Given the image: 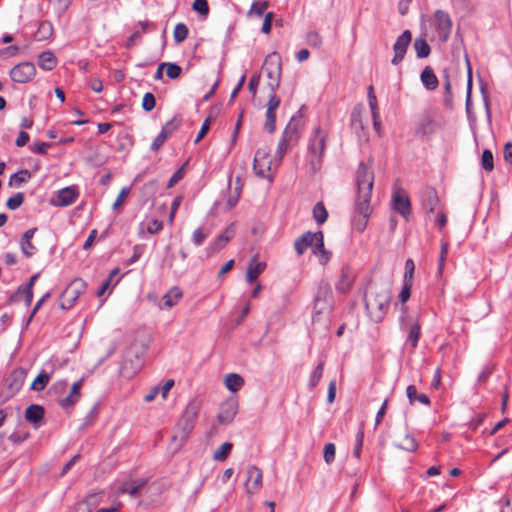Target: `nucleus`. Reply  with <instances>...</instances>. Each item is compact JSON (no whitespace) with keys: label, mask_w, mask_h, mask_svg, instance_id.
<instances>
[{"label":"nucleus","mask_w":512,"mask_h":512,"mask_svg":"<svg viewBox=\"0 0 512 512\" xmlns=\"http://www.w3.org/2000/svg\"><path fill=\"white\" fill-rule=\"evenodd\" d=\"M374 183V171L372 166L360 162L356 172L357 197L355 201V211L363 216L365 222L358 228L362 231L366 225V220L372 213L370 205L372 189Z\"/></svg>","instance_id":"1"},{"label":"nucleus","mask_w":512,"mask_h":512,"mask_svg":"<svg viewBox=\"0 0 512 512\" xmlns=\"http://www.w3.org/2000/svg\"><path fill=\"white\" fill-rule=\"evenodd\" d=\"M392 293L388 285H379L371 288L365 297V307L370 319L376 323L381 322L387 314Z\"/></svg>","instance_id":"2"},{"label":"nucleus","mask_w":512,"mask_h":512,"mask_svg":"<svg viewBox=\"0 0 512 512\" xmlns=\"http://www.w3.org/2000/svg\"><path fill=\"white\" fill-rule=\"evenodd\" d=\"M334 305L333 294L330 284L321 280L314 296L313 319L319 320L321 315H328Z\"/></svg>","instance_id":"3"},{"label":"nucleus","mask_w":512,"mask_h":512,"mask_svg":"<svg viewBox=\"0 0 512 512\" xmlns=\"http://www.w3.org/2000/svg\"><path fill=\"white\" fill-rule=\"evenodd\" d=\"M262 70L266 73L269 81L267 83L271 91L279 88L282 72L281 56L277 52L268 54L265 58Z\"/></svg>","instance_id":"4"},{"label":"nucleus","mask_w":512,"mask_h":512,"mask_svg":"<svg viewBox=\"0 0 512 512\" xmlns=\"http://www.w3.org/2000/svg\"><path fill=\"white\" fill-rule=\"evenodd\" d=\"M327 133L317 127L314 130L313 137L309 143V152L311 154L310 165L314 171L319 169L322 162V157L324 154L325 146H326Z\"/></svg>","instance_id":"5"},{"label":"nucleus","mask_w":512,"mask_h":512,"mask_svg":"<svg viewBox=\"0 0 512 512\" xmlns=\"http://www.w3.org/2000/svg\"><path fill=\"white\" fill-rule=\"evenodd\" d=\"M87 288V284L81 278L74 279L63 291L60 297V307L63 310L70 309Z\"/></svg>","instance_id":"6"},{"label":"nucleus","mask_w":512,"mask_h":512,"mask_svg":"<svg viewBox=\"0 0 512 512\" xmlns=\"http://www.w3.org/2000/svg\"><path fill=\"white\" fill-rule=\"evenodd\" d=\"M195 413L186 412L176 424L174 434L172 436V442L176 444V447H180L184 441L187 440L190 433L194 429Z\"/></svg>","instance_id":"7"},{"label":"nucleus","mask_w":512,"mask_h":512,"mask_svg":"<svg viewBox=\"0 0 512 512\" xmlns=\"http://www.w3.org/2000/svg\"><path fill=\"white\" fill-rule=\"evenodd\" d=\"M272 163L269 157V149H257L253 160V170L258 177L271 179L267 172L271 170Z\"/></svg>","instance_id":"8"},{"label":"nucleus","mask_w":512,"mask_h":512,"mask_svg":"<svg viewBox=\"0 0 512 512\" xmlns=\"http://www.w3.org/2000/svg\"><path fill=\"white\" fill-rule=\"evenodd\" d=\"M391 205L395 212L408 219L411 214V202L408 193L404 189L397 188L394 190Z\"/></svg>","instance_id":"9"},{"label":"nucleus","mask_w":512,"mask_h":512,"mask_svg":"<svg viewBox=\"0 0 512 512\" xmlns=\"http://www.w3.org/2000/svg\"><path fill=\"white\" fill-rule=\"evenodd\" d=\"M312 245H314L315 248H323L322 231L315 233L308 231L296 239L294 243V247L298 255H302L307 250V248Z\"/></svg>","instance_id":"10"},{"label":"nucleus","mask_w":512,"mask_h":512,"mask_svg":"<svg viewBox=\"0 0 512 512\" xmlns=\"http://www.w3.org/2000/svg\"><path fill=\"white\" fill-rule=\"evenodd\" d=\"M296 117L293 116L289 123L286 125L283 134L278 142L277 150L275 152L276 164H279L288 149V143L293 138L298 130V125L295 123Z\"/></svg>","instance_id":"11"},{"label":"nucleus","mask_w":512,"mask_h":512,"mask_svg":"<svg viewBox=\"0 0 512 512\" xmlns=\"http://www.w3.org/2000/svg\"><path fill=\"white\" fill-rule=\"evenodd\" d=\"M239 403L235 396L228 397L219 408L218 421L223 425L230 424L238 413Z\"/></svg>","instance_id":"12"},{"label":"nucleus","mask_w":512,"mask_h":512,"mask_svg":"<svg viewBox=\"0 0 512 512\" xmlns=\"http://www.w3.org/2000/svg\"><path fill=\"white\" fill-rule=\"evenodd\" d=\"M421 206L429 216L440 210V200L437 191L432 187H424L420 192Z\"/></svg>","instance_id":"13"},{"label":"nucleus","mask_w":512,"mask_h":512,"mask_svg":"<svg viewBox=\"0 0 512 512\" xmlns=\"http://www.w3.org/2000/svg\"><path fill=\"white\" fill-rule=\"evenodd\" d=\"M355 279V271L348 265L343 266L335 282V290L341 294H348L354 285Z\"/></svg>","instance_id":"14"},{"label":"nucleus","mask_w":512,"mask_h":512,"mask_svg":"<svg viewBox=\"0 0 512 512\" xmlns=\"http://www.w3.org/2000/svg\"><path fill=\"white\" fill-rule=\"evenodd\" d=\"M36 74V69L31 62H22L15 65L10 70V77L12 81L17 83H27L33 79Z\"/></svg>","instance_id":"15"},{"label":"nucleus","mask_w":512,"mask_h":512,"mask_svg":"<svg viewBox=\"0 0 512 512\" xmlns=\"http://www.w3.org/2000/svg\"><path fill=\"white\" fill-rule=\"evenodd\" d=\"M435 30L440 40L446 42L452 30V20L449 14L443 10H437L434 14Z\"/></svg>","instance_id":"16"},{"label":"nucleus","mask_w":512,"mask_h":512,"mask_svg":"<svg viewBox=\"0 0 512 512\" xmlns=\"http://www.w3.org/2000/svg\"><path fill=\"white\" fill-rule=\"evenodd\" d=\"M412 34L409 30H405L398 38L393 45L394 57L391 60L393 65H398L404 59V56L407 52V49L411 43Z\"/></svg>","instance_id":"17"},{"label":"nucleus","mask_w":512,"mask_h":512,"mask_svg":"<svg viewBox=\"0 0 512 512\" xmlns=\"http://www.w3.org/2000/svg\"><path fill=\"white\" fill-rule=\"evenodd\" d=\"M39 274H34L30 277L27 284L19 286L17 290L9 297L10 303H16L20 301V298L24 297L26 306H29L33 300V286L38 279Z\"/></svg>","instance_id":"18"},{"label":"nucleus","mask_w":512,"mask_h":512,"mask_svg":"<svg viewBox=\"0 0 512 512\" xmlns=\"http://www.w3.org/2000/svg\"><path fill=\"white\" fill-rule=\"evenodd\" d=\"M400 326L402 330H406L408 333L407 342L410 343L412 348H416L421 335L420 324L412 318L401 317Z\"/></svg>","instance_id":"19"},{"label":"nucleus","mask_w":512,"mask_h":512,"mask_svg":"<svg viewBox=\"0 0 512 512\" xmlns=\"http://www.w3.org/2000/svg\"><path fill=\"white\" fill-rule=\"evenodd\" d=\"M245 488L247 493L254 494L262 486V471L256 466L248 467L246 471Z\"/></svg>","instance_id":"20"},{"label":"nucleus","mask_w":512,"mask_h":512,"mask_svg":"<svg viewBox=\"0 0 512 512\" xmlns=\"http://www.w3.org/2000/svg\"><path fill=\"white\" fill-rule=\"evenodd\" d=\"M435 132V120L430 112H424L417 123L416 135L425 136Z\"/></svg>","instance_id":"21"},{"label":"nucleus","mask_w":512,"mask_h":512,"mask_svg":"<svg viewBox=\"0 0 512 512\" xmlns=\"http://www.w3.org/2000/svg\"><path fill=\"white\" fill-rule=\"evenodd\" d=\"M235 235L234 224L229 225L214 241V243L208 248L212 252L222 249Z\"/></svg>","instance_id":"22"},{"label":"nucleus","mask_w":512,"mask_h":512,"mask_svg":"<svg viewBox=\"0 0 512 512\" xmlns=\"http://www.w3.org/2000/svg\"><path fill=\"white\" fill-rule=\"evenodd\" d=\"M78 194L72 187H66L61 189L57 194L56 206L66 207L73 204Z\"/></svg>","instance_id":"23"},{"label":"nucleus","mask_w":512,"mask_h":512,"mask_svg":"<svg viewBox=\"0 0 512 512\" xmlns=\"http://www.w3.org/2000/svg\"><path fill=\"white\" fill-rule=\"evenodd\" d=\"M36 230V228L28 229L21 238V250L27 258L31 257L36 251L35 246L31 243V239L33 238Z\"/></svg>","instance_id":"24"},{"label":"nucleus","mask_w":512,"mask_h":512,"mask_svg":"<svg viewBox=\"0 0 512 512\" xmlns=\"http://www.w3.org/2000/svg\"><path fill=\"white\" fill-rule=\"evenodd\" d=\"M420 80L423 84V86L427 90H435L438 87V78L435 75L433 69L430 66H427L424 68L420 75Z\"/></svg>","instance_id":"25"},{"label":"nucleus","mask_w":512,"mask_h":512,"mask_svg":"<svg viewBox=\"0 0 512 512\" xmlns=\"http://www.w3.org/2000/svg\"><path fill=\"white\" fill-rule=\"evenodd\" d=\"M256 258V256L253 257L246 272V281L250 284H252L266 268V264L264 262H257Z\"/></svg>","instance_id":"26"},{"label":"nucleus","mask_w":512,"mask_h":512,"mask_svg":"<svg viewBox=\"0 0 512 512\" xmlns=\"http://www.w3.org/2000/svg\"><path fill=\"white\" fill-rule=\"evenodd\" d=\"M26 374V370L21 368L12 372L11 381L8 386V389L12 391V394H16L22 388Z\"/></svg>","instance_id":"27"},{"label":"nucleus","mask_w":512,"mask_h":512,"mask_svg":"<svg viewBox=\"0 0 512 512\" xmlns=\"http://www.w3.org/2000/svg\"><path fill=\"white\" fill-rule=\"evenodd\" d=\"M350 126L356 133H359L360 131L364 130L365 126L362 120L361 104H358L353 108L350 117Z\"/></svg>","instance_id":"28"},{"label":"nucleus","mask_w":512,"mask_h":512,"mask_svg":"<svg viewBox=\"0 0 512 512\" xmlns=\"http://www.w3.org/2000/svg\"><path fill=\"white\" fill-rule=\"evenodd\" d=\"M44 416V408L37 404H31L25 411V418L28 422L37 424Z\"/></svg>","instance_id":"29"},{"label":"nucleus","mask_w":512,"mask_h":512,"mask_svg":"<svg viewBox=\"0 0 512 512\" xmlns=\"http://www.w3.org/2000/svg\"><path fill=\"white\" fill-rule=\"evenodd\" d=\"M57 64V59L51 51H44L39 55L38 65L41 69L50 71Z\"/></svg>","instance_id":"30"},{"label":"nucleus","mask_w":512,"mask_h":512,"mask_svg":"<svg viewBox=\"0 0 512 512\" xmlns=\"http://www.w3.org/2000/svg\"><path fill=\"white\" fill-rule=\"evenodd\" d=\"M244 385V379L236 373H230L225 377V386L231 392H237Z\"/></svg>","instance_id":"31"},{"label":"nucleus","mask_w":512,"mask_h":512,"mask_svg":"<svg viewBox=\"0 0 512 512\" xmlns=\"http://www.w3.org/2000/svg\"><path fill=\"white\" fill-rule=\"evenodd\" d=\"M182 298V291L178 287L171 288L164 296V305L167 308L173 307Z\"/></svg>","instance_id":"32"},{"label":"nucleus","mask_w":512,"mask_h":512,"mask_svg":"<svg viewBox=\"0 0 512 512\" xmlns=\"http://www.w3.org/2000/svg\"><path fill=\"white\" fill-rule=\"evenodd\" d=\"M406 392H407V397H408L410 403H414L415 401H418L424 405L430 404V400H429L428 396L425 394H419L414 385H409L406 389Z\"/></svg>","instance_id":"33"},{"label":"nucleus","mask_w":512,"mask_h":512,"mask_svg":"<svg viewBox=\"0 0 512 512\" xmlns=\"http://www.w3.org/2000/svg\"><path fill=\"white\" fill-rule=\"evenodd\" d=\"M418 58H426L430 54V46L424 38H416L413 44Z\"/></svg>","instance_id":"34"},{"label":"nucleus","mask_w":512,"mask_h":512,"mask_svg":"<svg viewBox=\"0 0 512 512\" xmlns=\"http://www.w3.org/2000/svg\"><path fill=\"white\" fill-rule=\"evenodd\" d=\"M146 484V480L140 479L133 484L125 483L120 488L119 491L121 493H127L132 497L138 495L140 489Z\"/></svg>","instance_id":"35"},{"label":"nucleus","mask_w":512,"mask_h":512,"mask_svg":"<svg viewBox=\"0 0 512 512\" xmlns=\"http://www.w3.org/2000/svg\"><path fill=\"white\" fill-rule=\"evenodd\" d=\"M395 446L399 449L408 451V452H414L418 448V443L416 439L409 433L405 434L403 441L400 443L395 444Z\"/></svg>","instance_id":"36"},{"label":"nucleus","mask_w":512,"mask_h":512,"mask_svg":"<svg viewBox=\"0 0 512 512\" xmlns=\"http://www.w3.org/2000/svg\"><path fill=\"white\" fill-rule=\"evenodd\" d=\"M313 218L318 225L326 222L328 212L322 202H317L313 207Z\"/></svg>","instance_id":"37"},{"label":"nucleus","mask_w":512,"mask_h":512,"mask_svg":"<svg viewBox=\"0 0 512 512\" xmlns=\"http://www.w3.org/2000/svg\"><path fill=\"white\" fill-rule=\"evenodd\" d=\"M31 176L32 174L29 170H20L10 176L9 185L20 186L21 184L26 183Z\"/></svg>","instance_id":"38"},{"label":"nucleus","mask_w":512,"mask_h":512,"mask_svg":"<svg viewBox=\"0 0 512 512\" xmlns=\"http://www.w3.org/2000/svg\"><path fill=\"white\" fill-rule=\"evenodd\" d=\"M50 375L46 372H41L32 382L30 389L34 391L43 390L50 381Z\"/></svg>","instance_id":"39"},{"label":"nucleus","mask_w":512,"mask_h":512,"mask_svg":"<svg viewBox=\"0 0 512 512\" xmlns=\"http://www.w3.org/2000/svg\"><path fill=\"white\" fill-rule=\"evenodd\" d=\"M233 448V444L230 443V442H225L223 443L213 454V459L214 460H217V461H224L230 451L232 450Z\"/></svg>","instance_id":"40"},{"label":"nucleus","mask_w":512,"mask_h":512,"mask_svg":"<svg viewBox=\"0 0 512 512\" xmlns=\"http://www.w3.org/2000/svg\"><path fill=\"white\" fill-rule=\"evenodd\" d=\"M276 114L275 111L266 110L264 129L267 133H273L276 129Z\"/></svg>","instance_id":"41"},{"label":"nucleus","mask_w":512,"mask_h":512,"mask_svg":"<svg viewBox=\"0 0 512 512\" xmlns=\"http://www.w3.org/2000/svg\"><path fill=\"white\" fill-rule=\"evenodd\" d=\"M187 36H188L187 26L183 23H178L175 26V29L173 32V37H174L175 42L181 43L187 38Z\"/></svg>","instance_id":"42"},{"label":"nucleus","mask_w":512,"mask_h":512,"mask_svg":"<svg viewBox=\"0 0 512 512\" xmlns=\"http://www.w3.org/2000/svg\"><path fill=\"white\" fill-rule=\"evenodd\" d=\"M181 121L180 117H174L162 127L161 132L169 137L179 127Z\"/></svg>","instance_id":"43"},{"label":"nucleus","mask_w":512,"mask_h":512,"mask_svg":"<svg viewBox=\"0 0 512 512\" xmlns=\"http://www.w3.org/2000/svg\"><path fill=\"white\" fill-rule=\"evenodd\" d=\"M269 7V2L267 0H257L252 3L249 14H256L257 16H262L265 10Z\"/></svg>","instance_id":"44"},{"label":"nucleus","mask_w":512,"mask_h":512,"mask_svg":"<svg viewBox=\"0 0 512 512\" xmlns=\"http://www.w3.org/2000/svg\"><path fill=\"white\" fill-rule=\"evenodd\" d=\"M323 367H324V364L321 362L317 365V367L311 373L310 378H309V387L310 388H314L318 385V383L322 377Z\"/></svg>","instance_id":"45"},{"label":"nucleus","mask_w":512,"mask_h":512,"mask_svg":"<svg viewBox=\"0 0 512 512\" xmlns=\"http://www.w3.org/2000/svg\"><path fill=\"white\" fill-rule=\"evenodd\" d=\"M166 75L170 79H177L182 73V68L176 63L166 62Z\"/></svg>","instance_id":"46"},{"label":"nucleus","mask_w":512,"mask_h":512,"mask_svg":"<svg viewBox=\"0 0 512 512\" xmlns=\"http://www.w3.org/2000/svg\"><path fill=\"white\" fill-rule=\"evenodd\" d=\"M481 164L484 170L492 171L494 168L493 154L490 150H484L481 157Z\"/></svg>","instance_id":"47"},{"label":"nucleus","mask_w":512,"mask_h":512,"mask_svg":"<svg viewBox=\"0 0 512 512\" xmlns=\"http://www.w3.org/2000/svg\"><path fill=\"white\" fill-rule=\"evenodd\" d=\"M23 201H24L23 193L18 192L16 194H14L13 196H11L7 200L6 205H7L8 209L16 210L17 208H19L22 205Z\"/></svg>","instance_id":"48"},{"label":"nucleus","mask_w":512,"mask_h":512,"mask_svg":"<svg viewBox=\"0 0 512 512\" xmlns=\"http://www.w3.org/2000/svg\"><path fill=\"white\" fill-rule=\"evenodd\" d=\"M209 236V231H205L203 228H197L192 234V241L196 246H200Z\"/></svg>","instance_id":"49"},{"label":"nucleus","mask_w":512,"mask_h":512,"mask_svg":"<svg viewBox=\"0 0 512 512\" xmlns=\"http://www.w3.org/2000/svg\"><path fill=\"white\" fill-rule=\"evenodd\" d=\"M156 100L152 93L147 92L142 99V108L146 112H150L155 108Z\"/></svg>","instance_id":"50"},{"label":"nucleus","mask_w":512,"mask_h":512,"mask_svg":"<svg viewBox=\"0 0 512 512\" xmlns=\"http://www.w3.org/2000/svg\"><path fill=\"white\" fill-rule=\"evenodd\" d=\"M336 447L333 443H328L324 447V461L326 464L330 465L335 460Z\"/></svg>","instance_id":"51"},{"label":"nucleus","mask_w":512,"mask_h":512,"mask_svg":"<svg viewBox=\"0 0 512 512\" xmlns=\"http://www.w3.org/2000/svg\"><path fill=\"white\" fill-rule=\"evenodd\" d=\"M367 97H368V103L369 107L371 109V114L379 113L378 111V104H377V98L374 93L373 86H369L367 89Z\"/></svg>","instance_id":"52"},{"label":"nucleus","mask_w":512,"mask_h":512,"mask_svg":"<svg viewBox=\"0 0 512 512\" xmlns=\"http://www.w3.org/2000/svg\"><path fill=\"white\" fill-rule=\"evenodd\" d=\"M184 175H185V165L181 166L177 171H175L173 173V175L169 179L166 187L168 189L172 188L175 184H177L180 180L183 179Z\"/></svg>","instance_id":"53"},{"label":"nucleus","mask_w":512,"mask_h":512,"mask_svg":"<svg viewBox=\"0 0 512 512\" xmlns=\"http://www.w3.org/2000/svg\"><path fill=\"white\" fill-rule=\"evenodd\" d=\"M192 7L201 15L206 16L209 13V5L207 0H194Z\"/></svg>","instance_id":"54"},{"label":"nucleus","mask_w":512,"mask_h":512,"mask_svg":"<svg viewBox=\"0 0 512 512\" xmlns=\"http://www.w3.org/2000/svg\"><path fill=\"white\" fill-rule=\"evenodd\" d=\"M306 41H307L308 45H310L312 47H320L322 44L321 36L315 31H310L307 33Z\"/></svg>","instance_id":"55"},{"label":"nucleus","mask_w":512,"mask_h":512,"mask_svg":"<svg viewBox=\"0 0 512 512\" xmlns=\"http://www.w3.org/2000/svg\"><path fill=\"white\" fill-rule=\"evenodd\" d=\"M280 98L276 95V91H271L269 93V101L267 103V110L276 111L280 105Z\"/></svg>","instance_id":"56"},{"label":"nucleus","mask_w":512,"mask_h":512,"mask_svg":"<svg viewBox=\"0 0 512 512\" xmlns=\"http://www.w3.org/2000/svg\"><path fill=\"white\" fill-rule=\"evenodd\" d=\"M363 439H364V432L362 429H360L356 434V445H355V448L353 449V455L356 458H360L361 449H362V445H363Z\"/></svg>","instance_id":"57"},{"label":"nucleus","mask_w":512,"mask_h":512,"mask_svg":"<svg viewBox=\"0 0 512 512\" xmlns=\"http://www.w3.org/2000/svg\"><path fill=\"white\" fill-rule=\"evenodd\" d=\"M415 265L412 259H407L405 262L404 281L412 282Z\"/></svg>","instance_id":"58"},{"label":"nucleus","mask_w":512,"mask_h":512,"mask_svg":"<svg viewBox=\"0 0 512 512\" xmlns=\"http://www.w3.org/2000/svg\"><path fill=\"white\" fill-rule=\"evenodd\" d=\"M273 18L274 14L272 12H268L267 14H265L261 28V31L264 34H269L271 32Z\"/></svg>","instance_id":"59"},{"label":"nucleus","mask_w":512,"mask_h":512,"mask_svg":"<svg viewBox=\"0 0 512 512\" xmlns=\"http://www.w3.org/2000/svg\"><path fill=\"white\" fill-rule=\"evenodd\" d=\"M411 287H412V282L404 281L402 290L399 294V298L402 303H405L409 299L410 294H411Z\"/></svg>","instance_id":"60"},{"label":"nucleus","mask_w":512,"mask_h":512,"mask_svg":"<svg viewBox=\"0 0 512 512\" xmlns=\"http://www.w3.org/2000/svg\"><path fill=\"white\" fill-rule=\"evenodd\" d=\"M167 138L168 137L160 131L151 144V150L158 151L163 146Z\"/></svg>","instance_id":"61"},{"label":"nucleus","mask_w":512,"mask_h":512,"mask_svg":"<svg viewBox=\"0 0 512 512\" xmlns=\"http://www.w3.org/2000/svg\"><path fill=\"white\" fill-rule=\"evenodd\" d=\"M52 31V25L47 21H44L39 25L38 33L42 35V38L49 37L52 34Z\"/></svg>","instance_id":"62"},{"label":"nucleus","mask_w":512,"mask_h":512,"mask_svg":"<svg viewBox=\"0 0 512 512\" xmlns=\"http://www.w3.org/2000/svg\"><path fill=\"white\" fill-rule=\"evenodd\" d=\"M259 83H260V75L259 74L253 75L248 84L249 92L253 96L256 95V93H257V88L259 86Z\"/></svg>","instance_id":"63"},{"label":"nucleus","mask_w":512,"mask_h":512,"mask_svg":"<svg viewBox=\"0 0 512 512\" xmlns=\"http://www.w3.org/2000/svg\"><path fill=\"white\" fill-rule=\"evenodd\" d=\"M78 401V398L72 394L67 395L59 400V404L63 408H68L73 406Z\"/></svg>","instance_id":"64"}]
</instances>
